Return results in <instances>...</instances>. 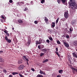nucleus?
<instances>
[{
  "label": "nucleus",
  "mask_w": 77,
  "mask_h": 77,
  "mask_svg": "<svg viewBox=\"0 0 77 77\" xmlns=\"http://www.w3.org/2000/svg\"><path fill=\"white\" fill-rule=\"evenodd\" d=\"M70 1L68 2V4L70 5L72 9H75L76 8L77 5L75 0H69Z\"/></svg>",
  "instance_id": "nucleus-1"
},
{
  "label": "nucleus",
  "mask_w": 77,
  "mask_h": 77,
  "mask_svg": "<svg viewBox=\"0 0 77 77\" xmlns=\"http://www.w3.org/2000/svg\"><path fill=\"white\" fill-rule=\"evenodd\" d=\"M72 69L73 74H75L76 72H77V69L74 67H72Z\"/></svg>",
  "instance_id": "nucleus-2"
},
{
  "label": "nucleus",
  "mask_w": 77,
  "mask_h": 77,
  "mask_svg": "<svg viewBox=\"0 0 77 77\" xmlns=\"http://www.w3.org/2000/svg\"><path fill=\"white\" fill-rule=\"evenodd\" d=\"M24 66L23 65H21L19 66V67L18 68V69L21 70L23 69H24Z\"/></svg>",
  "instance_id": "nucleus-3"
},
{
  "label": "nucleus",
  "mask_w": 77,
  "mask_h": 77,
  "mask_svg": "<svg viewBox=\"0 0 77 77\" xmlns=\"http://www.w3.org/2000/svg\"><path fill=\"white\" fill-rule=\"evenodd\" d=\"M31 42V39H28V42H27L26 46H29V45L30 44Z\"/></svg>",
  "instance_id": "nucleus-4"
},
{
  "label": "nucleus",
  "mask_w": 77,
  "mask_h": 77,
  "mask_svg": "<svg viewBox=\"0 0 77 77\" xmlns=\"http://www.w3.org/2000/svg\"><path fill=\"white\" fill-rule=\"evenodd\" d=\"M41 43H42V40L41 39H39V41H36V45L38 44H40Z\"/></svg>",
  "instance_id": "nucleus-5"
},
{
  "label": "nucleus",
  "mask_w": 77,
  "mask_h": 77,
  "mask_svg": "<svg viewBox=\"0 0 77 77\" xmlns=\"http://www.w3.org/2000/svg\"><path fill=\"white\" fill-rule=\"evenodd\" d=\"M22 58L24 60H25V61H26L27 62L29 61V60L28 59V58L26 57L25 56H23Z\"/></svg>",
  "instance_id": "nucleus-6"
},
{
  "label": "nucleus",
  "mask_w": 77,
  "mask_h": 77,
  "mask_svg": "<svg viewBox=\"0 0 77 77\" xmlns=\"http://www.w3.org/2000/svg\"><path fill=\"white\" fill-rule=\"evenodd\" d=\"M63 44L67 48L69 47V44H67L66 42H63Z\"/></svg>",
  "instance_id": "nucleus-7"
},
{
  "label": "nucleus",
  "mask_w": 77,
  "mask_h": 77,
  "mask_svg": "<svg viewBox=\"0 0 77 77\" xmlns=\"http://www.w3.org/2000/svg\"><path fill=\"white\" fill-rule=\"evenodd\" d=\"M76 20L75 19L72 20L71 22V24H72V25L75 24V23H76Z\"/></svg>",
  "instance_id": "nucleus-8"
},
{
  "label": "nucleus",
  "mask_w": 77,
  "mask_h": 77,
  "mask_svg": "<svg viewBox=\"0 0 77 77\" xmlns=\"http://www.w3.org/2000/svg\"><path fill=\"white\" fill-rule=\"evenodd\" d=\"M64 16H65V17L67 18L68 17V12H65L64 13Z\"/></svg>",
  "instance_id": "nucleus-9"
},
{
  "label": "nucleus",
  "mask_w": 77,
  "mask_h": 77,
  "mask_svg": "<svg viewBox=\"0 0 77 77\" xmlns=\"http://www.w3.org/2000/svg\"><path fill=\"white\" fill-rule=\"evenodd\" d=\"M39 73H40V74H45V75L46 74L45 73V72H44L42 70H40V71L39 72Z\"/></svg>",
  "instance_id": "nucleus-10"
},
{
  "label": "nucleus",
  "mask_w": 77,
  "mask_h": 77,
  "mask_svg": "<svg viewBox=\"0 0 77 77\" xmlns=\"http://www.w3.org/2000/svg\"><path fill=\"white\" fill-rule=\"evenodd\" d=\"M4 32L6 33L8 36H9V34L7 30H5L4 31Z\"/></svg>",
  "instance_id": "nucleus-11"
},
{
  "label": "nucleus",
  "mask_w": 77,
  "mask_h": 77,
  "mask_svg": "<svg viewBox=\"0 0 77 77\" xmlns=\"http://www.w3.org/2000/svg\"><path fill=\"white\" fill-rule=\"evenodd\" d=\"M51 24H52L51 25V27H54L55 26V22H52Z\"/></svg>",
  "instance_id": "nucleus-12"
},
{
  "label": "nucleus",
  "mask_w": 77,
  "mask_h": 77,
  "mask_svg": "<svg viewBox=\"0 0 77 77\" xmlns=\"http://www.w3.org/2000/svg\"><path fill=\"white\" fill-rule=\"evenodd\" d=\"M24 3V2H18L17 4H18L19 5H21L22 4H23Z\"/></svg>",
  "instance_id": "nucleus-13"
},
{
  "label": "nucleus",
  "mask_w": 77,
  "mask_h": 77,
  "mask_svg": "<svg viewBox=\"0 0 77 77\" xmlns=\"http://www.w3.org/2000/svg\"><path fill=\"white\" fill-rule=\"evenodd\" d=\"M72 55H73V56L74 57H75V58H77V54L75 53H73L72 54Z\"/></svg>",
  "instance_id": "nucleus-14"
},
{
  "label": "nucleus",
  "mask_w": 77,
  "mask_h": 77,
  "mask_svg": "<svg viewBox=\"0 0 77 77\" xmlns=\"http://www.w3.org/2000/svg\"><path fill=\"white\" fill-rule=\"evenodd\" d=\"M73 45L75 46H77V41H74L73 42Z\"/></svg>",
  "instance_id": "nucleus-15"
},
{
  "label": "nucleus",
  "mask_w": 77,
  "mask_h": 77,
  "mask_svg": "<svg viewBox=\"0 0 77 77\" xmlns=\"http://www.w3.org/2000/svg\"><path fill=\"white\" fill-rule=\"evenodd\" d=\"M18 23H22L23 22V21L21 19H19L18 20Z\"/></svg>",
  "instance_id": "nucleus-16"
},
{
  "label": "nucleus",
  "mask_w": 77,
  "mask_h": 77,
  "mask_svg": "<svg viewBox=\"0 0 77 77\" xmlns=\"http://www.w3.org/2000/svg\"><path fill=\"white\" fill-rule=\"evenodd\" d=\"M42 51L45 53H46L47 51V49H42Z\"/></svg>",
  "instance_id": "nucleus-17"
},
{
  "label": "nucleus",
  "mask_w": 77,
  "mask_h": 77,
  "mask_svg": "<svg viewBox=\"0 0 77 77\" xmlns=\"http://www.w3.org/2000/svg\"><path fill=\"white\" fill-rule=\"evenodd\" d=\"M45 20L46 23H47V21H48V19L46 17H45Z\"/></svg>",
  "instance_id": "nucleus-18"
},
{
  "label": "nucleus",
  "mask_w": 77,
  "mask_h": 77,
  "mask_svg": "<svg viewBox=\"0 0 77 77\" xmlns=\"http://www.w3.org/2000/svg\"><path fill=\"white\" fill-rule=\"evenodd\" d=\"M36 77H43V75H41V74H38Z\"/></svg>",
  "instance_id": "nucleus-19"
},
{
  "label": "nucleus",
  "mask_w": 77,
  "mask_h": 77,
  "mask_svg": "<svg viewBox=\"0 0 77 77\" xmlns=\"http://www.w3.org/2000/svg\"><path fill=\"white\" fill-rule=\"evenodd\" d=\"M63 72V70H59V73L62 74V72Z\"/></svg>",
  "instance_id": "nucleus-20"
},
{
  "label": "nucleus",
  "mask_w": 77,
  "mask_h": 77,
  "mask_svg": "<svg viewBox=\"0 0 77 77\" xmlns=\"http://www.w3.org/2000/svg\"><path fill=\"white\" fill-rule=\"evenodd\" d=\"M48 59L45 60L44 61H43V63H45V62H48Z\"/></svg>",
  "instance_id": "nucleus-21"
},
{
  "label": "nucleus",
  "mask_w": 77,
  "mask_h": 77,
  "mask_svg": "<svg viewBox=\"0 0 77 77\" xmlns=\"http://www.w3.org/2000/svg\"><path fill=\"white\" fill-rule=\"evenodd\" d=\"M18 63H22V60H19L18 61Z\"/></svg>",
  "instance_id": "nucleus-22"
},
{
  "label": "nucleus",
  "mask_w": 77,
  "mask_h": 77,
  "mask_svg": "<svg viewBox=\"0 0 77 77\" xmlns=\"http://www.w3.org/2000/svg\"><path fill=\"white\" fill-rule=\"evenodd\" d=\"M12 74L14 75L15 74H18V72H13Z\"/></svg>",
  "instance_id": "nucleus-23"
},
{
  "label": "nucleus",
  "mask_w": 77,
  "mask_h": 77,
  "mask_svg": "<svg viewBox=\"0 0 77 77\" xmlns=\"http://www.w3.org/2000/svg\"><path fill=\"white\" fill-rule=\"evenodd\" d=\"M61 1H62V0H57V2H58V3L59 4H60V3H61Z\"/></svg>",
  "instance_id": "nucleus-24"
},
{
  "label": "nucleus",
  "mask_w": 77,
  "mask_h": 77,
  "mask_svg": "<svg viewBox=\"0 0 77 77\" xmlns=\"http://www.w3.org/2000/svg\"><path fill=\"white\" fill-rule=\"evenodd\" d=\"M61 2L63 3H65L66 2V0H61Z\"/></svg>",
  "instance_id": "nucleus-25"
},
{
  "label": "nucleus",
  "mask_w": 77,
  "mask_h": 77,
  "mask_svg": "<svg viewBox=\"0 0 77 77\" xmlns=\"http://www.w3.org/2000/svg\"><path fill=\"white\" fill-rule=\"evenodd\" d=\"M45 53H41V54L40 56H41V57H42L44 55H45Z\"/></svg>",
  "instance_id": "nucleus-26"
},
{
  "label": "nucleus",
  "mask_w": 77,
  "mask_h": 77,
  "mask_svg": "<svg viewBox=\"0 0 77 77\" xmlns=\"http://www.w3.org/2000/svg\"><path fill=\"white\" fill-rule=\"evenodd\" d=\"M28 10V8H27V7H26V8H25V9L23 10L24 11H27V10Z\"/></svg>",
  "instance_id": "nucleus-27"
},
{
  "label": "nucleus",
  "mask_w": 77,
  "mask_h": 77,
  "mask_svg": "<svg viewBox=\"0 0 77 77\" xmlns=\"http://www.w3.org/2000/svg\"><path fill=\"white\" fill-rule=\"evenodd\" d=\"M5 40H6V41H7V42H8V36H6L5 37Z\"/></svg>",
  "instance_id": "nucleus-28"
},
{
  "label": "nucleus",
  "mask_w": 77,
  "mask_h": 77,
  "mask_svg": "<svg viewBox=\"0 0 77 77\" xmlns=\"http://www.w3.org/2000/svg\"><path fill=\"white\" fill-rule=\"evenodd\" d=\"M49 39L50 40H51V41H53V38H52V37H49Z\"/></svg>",
  "instance_id": "nucleus-29"
},
{
  "label": "nucleus",
  "mask_w": 77,
  "mask_h": 77,
  "mask_svg": "<svg viewBox=\"0 0 77 77\" xmlns=\"http://www.w3.org/2000/svg\"><path fill=\"white\" fill-rule=\"evenodd\" d=\"M56 54L58 56V57H60V55L59 54L58 52L57 51L55 52Z\"/></svg>",
  "instance_id": "nucleus-30"
},
{
  "label": "nucleus",
  "mask_w": 77,
  "mask_h": 77,
  "mask_svg": "<svg viewBox=\"0 0 77 77\" xmlns=\"http://www.w3.org/2000/svg\"><path fill=\"white\" fill-rule=\"evenodd\" d=\"M57 43L58 44H60V41L59 40L57 41Z\"/></svg>",
  "instance_id": "nucleus-31"
},
{
  "label": "nucleus",
  "mask_w": 77,
  "mask_h": 77,
  "mask_svg": "<svg viewBox=\"0 0 77 77\" xmlns=\"http://www.w3.org/2000/svg\"><path fill=\"white\" fill-rule=\"evenodd\" d=\"M8 42L9 43H10L11 42V39H8Z\"/></svg>",
  "instance_id": "nucleus-32"
},
{
  "label": "nucleus",
  "mask_w": 77,
  "mask_h": 77,
  "mask_svg": "<svg viewBox=\"0 0 77 77\" xmlns=\"http://www.w3.org/2000/svg\"><path fill=\"white\" fill-rule=\"evenodd\" d=\"M58 20H59V18H57L56 22V24H57V23H58Z\"/></svg>",
  "instance_id": "nucleus-33"
},
{
  "label": "nucleus",
  "mask_w": 77,
  "mask_h": 77,
  "mask_svg": "<svg viewBox=\"0 0 77 77\" xmlns=\"http://www.w3.org/2000/svg\"><path fill=\"white\" fill-rule=\"evenodd\" d=\"M3 72L5 73H6L7 72V71L6 70H5V69H4L3 70Z\"/></svg>",
  "instance_id": "nucleus-34"
},
{
  "label": "nucleus",
  "mask_w": 77,
  "mask_h": 77,
  "mask_svg": "<svg viewBox=\"0 0 77 77\" xmlns=\"http://www.w3.org/2000/svg\"><path fill=\"white\" fill-rule=\"evenodd\" d=\"M44 2H45V0H42L41 1V3H43Z\"/></svg>",
  "instance_id": "nucleus-35"
},
{
  "label": "nucleus",
  "mask_w": 77,
  "mask_h": 77,
  "mask_svg": "<svg viewBox=\"0 0 77 77\" xmlns=\"http://www.w3.org/2000/svg\"><path fill=\"white\" fill-rule=\"evenodd\" d=\"M34 23L35 24H37L38 23V22L37 21L35 20V21Z\"/></svg>",
  "instance_id": "nucleus-36"
},
{
  "label": "nucleus",
  "mask_w": 77,
  "mask_h": 77,
  "mask_svg": "<svg viewBox=\"0 0 77 77\" xmlns=\"http://www.w3.org/2000/svg\"><path fill=\"white\" fill-rule=\"evenodd\" d=\"M46 42L48 43H50V41H49V39H47Z\"/></svg>",
  "instance_id": "nucleus-37"
},
{
  "label": "nucleus",
  "mask_w": 77,
  "mask_h": 77,
  "mask_svg": "<svg viewBox=\"0 0 77 77\" xmlns=\"http://www.w3.org/2000/svg\"><path fill=\"white\" fill-rule=\"evenodd\" d=\"M3 61V59L0 58V62H2Z\"/></svg>",
  "instance_id": "nucleus-38"
},
{
  "label": "nucleus",
  "mask_w": 77,
  "mask_h": 77,
  "mask_svg": "<svg viewBox=\"0 0 77 77\" xmlns=\"http://www.w3.org/2000/svg\"><path fill=\"white\" fill-rule=\"evenodd\" d=\"M66 36L67 38H69V36L68 35H66Z\"/></svg>",
  "instance_id": "nucleus-39"
},
{
  "label": "nucleus",
  "mask_w": 77,
  "mask_h": 77,
  "mask_svg": "<svg viewBox=\"0 0 77 77\" xmlns=\"http://www.w3.org/2000/svg\"><path fill=\"white\" fill-rule=\"evenodd\" d=\"M41 49H43V48H44V45H41Z\"/></svg>",
  "instance_id": "nucleus-40"
},
{
  "label": "nucleus",
  "mask_w": 77,
  "mask_h": 77,
  "mask_svg": "<svg viewBox=\"0 0 77 77\" xmlns=\"http://www.w3.org/2000/svg\"><path fill=\"white\" fill-rule=\"evenodd\" d=\"M19 75L20 76V77H23V75L22 74H19Z\"/></svg>",
  "instance_id": "nucleus-41"
},
{
  "label": "nucleus",
  "mask_w": 77,
  "mask_h": 77,
  "mask_svg": "<svg viewBox=\"0 0 77 77\" xmlns=\"http://www.w3.org/2000/svg\"><path fill=\"white\" fill-rule=\"evenodd\" d=\"M48 32L49 33H50L51 32V30H50V29H48Z\"/></svg>",
  "instance_id": "nucleus-42"
},
{
  "label": "nucleus",
  "mask_w": 77,
  "mask_h": 77,
  "mask_svg": "<svg viewBox=\"0 0 77 77\" xmlns=\"http://www.w3.org/2000/svg\"><path fill=\"white\" fill-rule=\"evenodd\" d=\"M74 61L75 62L76 61V58H74Z\"/></svg>",
  "instance_id": "nucleus-43"
},
{
  "label": "nucleus",
  "mask_w": 77,
  "mask_h": 77,
  "mask_svg": "<svg viewBox=\"0 0 77 77\" xmlns=\"http://www.w3.org/2000/svg\"><path fill=\"white\" fill-rule=\"evenodd\" d=\"M31 70L33 71H35V69H34V68H32L31 69Z\"/></svg>",
  "instance_id": "nucleus-44"
},
{
  "label": "nucleus",
  "mask_w": 77,
  "mask_h": 77,
  "mask_svg": "<svg viewBox=\"0 0 77 77\" xmlns=\"http://www.w3.org/2000/svg\"><path fill=\"white\" fill-rule=\"evenodd\" d=\"M38 49H41V47L40 45H38Z\"/></svg>",
  "instance_id": "nucleus-45"
},
{
  "label": "nucleus",
  "mask_w": 77,
  "mask_h": 77,
  "mask_svg": "<svg viewBox=\"0 0 77 77\" xmlns=\"http://www.w3.org/2000/svg\"><path fill=\"white\" fill-rule=\"evenodd\" d=\"M69 31H70V32H72V28H69Z\"/></svg>",
  "instance_id": "nucleus-46"
},
{
  "label": "nucleus",
  "mask_w": 77,
  "mask_h": 77,
  "mask_svg": "<svg viewBox=\"0 0 77 77\" xmlns=\"http://www.w3.org/2000/svg\"><path fill=\"white\" fill-rule=\"evenodd\" d=\"M9 2H10V3H11L13 1L12 0H10Z\"/></svg>",
  "instance_id": "nucleus-47"
},
{
  "label": "nucleus",
  "mask_w": 77,
  "mask_h": 77,
  "mask_svg": "<svg viewBox=\"0 0 77 77\" xmlns=\"http://www.w3.org/2000/svg\"><path fill=\"white\" fill-rule=\"evenodd\" d=\"M56 51H58V48H56V49H55Z\"/></svg>",
  "instance_id": "nucleus-48"
},
{
  "label": "nucleus",
  "mask_w": 77,
  "mask_h": 77,
  "mask_svg": "<svg viewBox=\"0 0 77 77\" xmlns=\"http://www.w3.org/2000/svg\"><path fill=\"white\" fill-rule=\"evenodd\" d=\"M3 51H0V54L2 53H3Z\"/></svg>",
  "instance_id": "nucleus-49"
},
{
  "label": "nucleus",
  "mask_w": 77,
  "mask_h": 77,
  "mask_svg": "<svg viewBox=\"0 0 77 77\" xmlns=\"http://www.w3.org/2000/svg\"><path fill=\"white\" fill-rule=\"evenodd\" d=\"M9 77H13V76L11 75H9Z\"/></svg>",
  "instance_id": "nucleus-50"
},
{
  "label": "nucleus",
  "mask_w": 77,
  "mask_h": 77,
  "mask_svg": "<svg viewBox=\"0 0 77 77\" xmlns=\"http://www.w3.org/2000/svg\"><path fill=\"white\" fill-rule=\"evenodd\" d=\"M2 18L3 19H5V17L3 16H2Z\"/></svg>",
  "instance_id": "nucleus-51"
},
{
  "label": "nucleus",
  "mask_w": 77,
  "mask_h": 77,
  "mask_svg": "<svg viewBox=\"0 0 77 77\" xmlns=\"http://www.w3.org/2000/svg\"><path fill=\"white\" fill-rule=\"evenodd\" d=\"M57 77H60V75H57Z\"/></svg>",
  "instance_id": "nucleus-52"
},
{
  "label": "nucleus",
  "mask_w": 77,
  "mask_h": 77,
  "mask_svg": "<svg viewBox=\"0 0 77 77\" xmlns=\"http://www.w3.org/2000/svg\"><path fill=\"white\" fill-rule=\"evenodd\" d=\"M61 20L62 21H64V19H63V18H62L61 19Z\"/></svg>",
  "instance_id": "nucleus-53"
},
{
  "label": "nucleus",
  "mask_w": 77,
  "mask_h": 77,
  "mask_svg": "<svg viewBox=\"0 0 77 77\" xmlns=\"http://www.w3.org/2000/svg\"><path fill=\"white\" fill-rule=\"evenodd\" d=\"M33 1H31V4H33Z\"/></svg>",
  "instance_id": "nucleus-54"
},
{
  "label": "nucleus",
  "mask_w": 77,
  "mask_h": 77,
  "mask_svg": "<svg viewBox=\"0 0 77 77\" xmlns=\"http://www.w3.org/2000/svg\"><path fill=\"white\" fill-rule=\"evenodd\" d=\"M0 69H3V68L1 66H0Z\"/></svg>",
  "instance_id": "nucleus-55"
},
{
  "label": "nucleus",
  "mask_w": 77,
  "mask_h": 77,
  "mask_svg": "<svg viewBox=\"0 0 77 77\" xmlns=\"http://www.w3.org/2000/svg\"><path fill=\"white\" fill-rule=\"evenodd\" d=\"M1 22H3V20H2H2H1Z\"/></svg>",
  "instance_id": "nucleus-56"
},
{
  "label": "nucleus",
  "mask_w": 77,
  "mask_h": 77,
  "mask_svg": "<svg viewBox=\"0 0 77 77\" xmlns=\"http://www.w3.org/2000/svg\"><path fill=\"white\" fill-rule=\"evenodd\" d=\"M12 29H13V30L14 29V27L12 28Z\"/></svg>",
  "instance_id": "nucleus-57"
},
{
  "label": "nucleus",
  "mask_w": 77,
  "mask_h": 77,
  "mask_svg": "<svg viewBox=\"0 0 77 77\" xmlns=\"http://www.w3.org/2000/svg\"><path fill=\"white\" fill-rule=\"evenodd\" d=\"M70 62L71 63V61H70V60H69Z\"/></svg>",
  "instance_id": "nucleus-58"
},
{
  "label": "nucleus",
  "mask_w": 77,
  "mask_h": 77,
  "mask_svg": "<svg viewBox=\"0 0 77 77\" xmlns=\"http://www.w3.org/2000/svg\"><path fill=\"white\" fill-rule=\"evenodd\" d=\"M76 51H77V49H76Z\"/></svg>",
  "instance_id": "nucleus-59"
},
{
  "label": "nucleus",
  "mask_w": 77,
  "mask_h": 77,
  "mask_svg": "<svg viewBox=\"0 0 77 77\" xmlns=\"http://www.w3.org/2000/svg\"><path fill=\"white\" fill-rule=\"evenodd\" d=\"M27 64H28V65L29 64V63H27Z\"/></svg>",
  "instance_id": "nucleus-60"
},
{
  "label": "nucleus",
  "mask_w": 77,
  "mask_h": 77,
  "mask_svg": "<svg viewBox=\"0 0 77 77\" xmlns=\"http://www.w3.org/2000/svg\"><path fill=\"white\" fill-rule=\"evenodd\" d=\"M8 32V31H7V32Z\"/></svg>",
  "instance_id": "nucleus-61"
}]
</instances>
